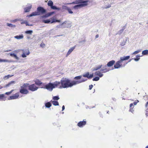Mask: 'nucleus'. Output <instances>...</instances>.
Listing matches in <instances>:
<instances>
[{"label": "nucleus", "instance_id": "obj_37", "mask_svg": "<svg viewBox=\"0 0 148 148\" xmlns=\"http://www.w3.org/2000/svg\"><path fill=\"white\" fill-rule=\"evenodd\" d=\"M7 25L8 26L15 27H16L15 25H13L11 23H7Z\"/></svg>", "mask_w": 148, "mask_h": 148}, {"label": "nucleus", "instance_id": "obj_46", "mask_svg": "<svg viewBox=\"0 0 148 148\" xmlns=\"http://www.w3.org/2000/svg\"><path fill=\"white\" fill-rule=\"evenodd\" d=\"M139 102V101L138 100H137L136 101L134 102L133 103V104H134V105H136L137 103Z\"/></svg>", "mask_w": 148, "mask_h": 148}, {"label": "nucleus", "instance_id": "obj_48", "mask_svg": "<svg viewBox=\"0 0 148 148\" xmlns=\"http://www.w3.org/2000/svg\"><path fill=\"white\" fill-rule=\"evenodd\" d=\"M93 86L92 85H90L89 86V89L91 90Z\"/></svg>", "mask_w": 148, "mask_h": 148}, {"label": "nucleus", "instance_id": "obj_59", "mask_svg": "<svg viewBox=\"0 0 148 148\" xmlns=\"http://www.w3.org/2000/svg\"><path fill=\"white\" fill-rule=\"evenodd\" d=\"M133 111V110H132V109L131 108H130V112H132V111Z\"/></svg>", "mask_w": 148, "mask_h": 148}, {"label": "nucleus", "instance_id": "obj_43", "mask_svg": "<svg viewBox=\"0 0 148 148\" xmlns=\"http://www.w3.org/2000/svg\"><path fill=\"white\" fill-rule=\"evenodd\" d=\"M67 10L69 13L72 14L73 13V12L71 11L70 9L68 8Z\"/></svg>", "mask_w": 148, "mask_h": 148}, {"label": "nucleus", "instance_id": "obj_17", "mask_svg": "<svg viewBox=\"0 0 148 148\" xmlns=\"http://www.w3.org/2000/svg\"><path fill=\"white\" fill-rule=\"evenodd\" d=\"M20 92L23 94H26L28 93V91L26 89H21L20 91Z\"/></svg>", "mask_w": 148, "mask_h": 148}, {"label": "nucleus", "instance_id": "obj_21", "mask_svg": "<svg viewBox=\"0 0 148 148\" xmlns=\"http://www.w3.org/2000/svg\"><path fill=\"white\" fill-rule=\"evenodd\" d=\"M15 83V82L14 81H12L10 82L8 84H6L5 87H8L11 85H12L14 84Z\"/></svg>", "mask_w": 148, "mask_h": 148}, {"label": "nucleus", "instance_id": "obj_29", "mask_svg": "<svg viewBox=\"0 0 148 148\" xmlns=\"http://www.w3.org/2000/svg\"><path fill=\"white\" fill-rule=\"evenodd\" d=\"M51 8L52 9H53V10H60V9H61L60 8H57L56 6H53V5L52 6Z\"/></svg>", "mask_w": 148, "mask_h": 148}, {"label": "nucleus", "instance_id": "obj_54", "mask_svg": "<svg viewBox=\"0 0 148 148\" xmlns=\"http://www.w3.org/2000/svg\"><path fill=\"white\" fill-rule=\"evenodd\" d=\"M46 15H47V17L50 16L49 13H47V14H46Z\"/></svg>", "mask_w": 148, "mask_h": 148}, {"label": "nucleus", "instance_id": "obj_62", "mask_svg": "<svg viewBox=\"0 0 148 148\" xmlns=\"http://www.w3.org/2000/svg\"><path fill=\"white\" fill-rule=\"evenodd\" d=\"M136 57L138 58V57H140V56L139 55H136Z\"/></svg>", "mask_w": 148, "mask_h": 148}, {"label": "nucleus", "instance_id": "obj_22", "mask_svg": "<svg viewBox=\"0 0 148 148\" xmlns=\"http://www.w3.org/2000/svg\"><path fill=\"white\" fill-rule=\"evenodd\" d=\"M28 84H25L21 86V89H26L27 87L28 86Z\"/></svg>", "mask_w": 148, "mask_h": 148}, {"label": "nucleus", "instance_id": "obj_50", "mask_svg": "<svg viewBox=\"0 0 148 148\" xmlns=\"http://www.w3.org/2000/svg\"><path fill=\"white\" fill-rule=\"evenodd\" d=\"M54 13V12H49L50 16L53 14Z\"/></svg>", "mask_w": 148, "mask_h": 148}, {"label": "nucleus", "instance_id": "obj_4", "mask_svg": "<svg viewBox=\"0 0 148 148\" xmlns=\"http://www.w3.org/2000/svg\"><path fill=\"white\" fill-rule=\"evenodd\" d=\"M103 68H104V67H103ZM103 71V73H105L106 72L109 71V70L107 69L106 68H105L102 69L100 71H96V72H95V75L96 76L97 75V76H99V77H101L103 76V75L102 74V73H101V71Z\"/></svg>", "mask_w": 148, "mask_h": 148}, {"label": "nucleus", "instance_id": "obj_16", "mask_svg": "<svg viewBox=\"0 0 148 148\" xmlns=\"http://www.w3.org/2000/svg\"><path fill=\"white\" fill-rule=\"evenodd\" d=\"M64 22H66V23L65 24H66V26H64V28H69L71 26V22L69 21L67 22L66 21H65Z\"/></svg>", "mask_w": 148, "mask_h": 148}, {"label": "nucleus", "instance_id": "obj_51", "mask_svg": "<svg viewBox=\"0 0 148 148\" xmlns=\"http://www.w3.org/2000/svg\"><path fill=\"white\" fill-rule=\"evenodd\" d=\"M140 59V58H135L134 59V60H135V61H138Z\"/></svg>", "mask_w": 148, "mask_h": 148}, {"label": "nucleus", "instance_id": "obj_12", "mask_svg": "<svg viewBox=\"0 0 148 148\" xmlns=\"http://www.w3.org/2000/svg\"><path fill=\"white\" fill-rule=\"evenodd\" d=\"M75 46L73 47H72L70 48L68 51L67 52V53L66 55V57H67L74 50V49L75 48Z\"/></svg>", "mask_w": 148, "mask_h": 148}, {"label": "nucleus", "instance_id": "obj_53", "mask_svg": "<svg viewBox=\"0 0 148 148\" xmlns=\"http://www.w3.org/2000/svg\"><path fill=\"white\" fill-rule=\"evenodd\" d=\"M26 21H23V22H21V24H24V23H25H25L26 22Z\"/></svg>", "mask_w": 148, "mask_h": 148}, {"label": "nucleus", "instance_id": "obj_42", "mask_svg": "<svg viewBox=\"0 0 148 148\" xmlns=\"http://www.w3.org/2000/svg\"><path fill=\"white\" fill-rule=\"evenodd\" d=\"M52 20V21H51V23H53L56 22V20L54 18H51Z\"/></svg>", "mask_w": 148, "mask_h": 148}, {"label": "nucleus", "instance_id": "obj_23", "mask_svg": "<svg viewBox=\"0 0 148 148\" xmlns=\"http://www.w3.org/2000/svg\"><path fill=\"white\" fill-rule=\"evenodd\" d=\"M11 61L7 59H0V62H10Z\"/></svg>", "mask_w": 148, "mask_h": 148}, {"label": "nucleus", "instance_id": "obj_44", "mask_svg": "<svg viewBox=\"0 0 148 148\" xmlns=\"http://www.w3.org/2000/svg\"><path fill=\"white\" fill-rule=\"evenodd\" d=\"M47 15L46 14L44 15H43L42 16H41V17H40V18H47Z\"/></svg>", "mask_w": 148, "mask_h": 148}, {"label": "nucleus", "instance_id": "obj_13", "mask_svg": "<svg viewBox=\"0 0 148 148\" xmlns=\"http://www.w3.org/2000/svg\"><path fill=\"white\" fill-rule=\"evenodd\" d=\"M128 39V38H125V40H123L120 42V45L121 46H123L125 45Z\"/></svg>", "mask_w": 148, "mask_h": 148}, {"label": "nucleus", "instance_id": "obj_52", "mask_svg": "<svg viewBox=\"0 0 148 148\" xmlns=\"http://www.w3.org/2000/svg\"><path fill=\"white\" fill-rule=\"evenodd\" d=\"M25 24L26 26H29V24L28 23V22H27V21L25 23Z\"/></svg>", "mask_w": 148, "mask_h": 148}, {"label": "nucleus", "instance_id": "obj_20", "mask_svg": "<svg viewBox=\"0 0 148 148\" xmlns=\"http://www.w3.org/2000/svg\"><path fill=\"white\" fill-rule=\"evenodd\" d=\"M14 38L17 39H23V36L22 34L20 35L15 36H14Z\"/></svg>", "mask_w": 148, "mask_h": 148}, {"label": "nucleus", "instance_id": "obj_30", "mask_svg": "<svg viewBox=\"0 0 148 148\" xmlns=\"http://www.w3.org/2000/svg\"><path fill=\"white\" fill-rule=\"evenodd\" d=\"M45 106L46 107L49 108L51 106V104L49 102H48L45 103Z\"/></svg>", "mask_w": 148, "mask_h": 148}, {"label": "nucleus", "instance_id": "obj_45", "mask_svg": "<svg viewBox=\"0 0 148 148\" xmlns=\"http://www.w3.org/2000/svg\"><path fill=\"white\" fill-rule=\"evenodd\" d=\"M22 51V49H18L14 51V52H15L16 53H18L20 51Z\"/></svg>", "mask_w": 148, "mask_h": 148}, {"label": "nucleus", "instance_id": "obj_31", "mask_svg": "<svg viewBox=\"0 0 148 148\" xmlns=\"http://www.w3.org/2000/svg\"><path fill=\"white\" fill-rule=\"evenodd\" d=\"M47 4L49 6H50L51 7L53 5V3L50 0L49 1Z\"/></svg>", "mask_w": 148, "mask_h": 148}, {"label": "nucleus", "instance_id": "obj_41", "mask_svg": "<svg viewBox=\"0 0 148 148\" xmlns=\"http://www.w3.org/2000/svg\"><path fill=\"white\" fill-rule=\"evenodd\" d=\"M140 50H138L137 51H136L133 53V54H136L140 52Z\"/></svg>", "mask_w": 148, "mask_h": 148}, {"label": "nucleus", "instance_id": "obj_63", "mask_svg": "<svg viewBox=\"0 0 148 148\" xmlns=\"http://www.w3.org/2000/svg\"><path fill=\"white\" fill-rule=\"evenodd\" d=\"M33 25L32 24H30L29 25V26H33Z\"/></svg>", "mask_w": 148, "mask_h": 148}, {"label": "nucleus", "instance_id": "obj_11", "mask_svg": "<svg viewBox=\"0 0 148 148\" xmlns=\"http://www.w3.org/2000/svg\"><path fill=\"white\" fill-rule=\"evenodd\" d=\"M32 7V5L30 4H28L27 6L24 8V11L25 12H28L30 11Z\"/></svg>", "mask_w": 148, "mask_h": 148}, {"label": "nucleus", "instance_id": "obj_25", "mask_svg": "<svg viewBox=\"0 0 148 148\" xmlns=\"http://www.w3.org/2000/svg\"><path fill=\"white\" fill-rule=\"evenodd\" d=\"M6 98L5 97V95L3 94L0 95V99L5 101Z\"/></svg>", "mask_w": 148, "mask_h": 148}, {"label": "nucleus", "instance_id": "obj_5", "mask_svg": "<svg viewBox=\"0 0 148 148\" xmlns=\"http://www.w3.org/2000/svg\"><path fill=\"white\" fill-rule=\"evenodd\" d=\"M88 2V1H84V3H80V4L74 6L73 8L75 9H78V8L85 7L87 5Z\"/></svg>", "mask_w": 148, "mask_h": 148}, {"label": "nucleus", "instance_id": "obj_15", "mask_svg": "<svg viewBox=\"0 0 148 148\" xmlns=\"http://www.w3.org/2000/svg\"><path fill=\"white\" fill-rule=\"evenodd\" d=\"M86 124L85 121H82L79 122L78 123V126L80 127H82L83 125H85Z\"/></svg>", "mask_w": 148, "mask_h": 148}, {"label": "nucleus", "instance_id": "obj_10", "mask_svg": "<svg viewBox=\"0 0 148 148\" xmlns=\"http://www.w3.org/2000/svg\"><path fill=\"white\" fill-rule=\"evenodd\" d=\"M19 95L18 94L16 93L14 95H13L10 96L8 100H12L15 99L19 97Z\"/></svg>", "mask_w": 148, "mask_h": 148}, {"label": "nucleus", "instance_id": "obj_61", "mask_svg": "<svg viewBox=\"0 0 148 148\" xmlns=\"http://www.w3.org/2000/svg\"><path fill=\"white\" fill-rule=\"evenodd\" d=\"M11 51V50H9L5 51V52H8L9 51Z\"/></svg>", "mask_w": 148, "mask_h": 148}, {"label": "nucleus", "instance_id": "obj_58", "mask_svg": "<svg viewBox=\"0 0 148 148\" xmlns=\"http://www.w3.org/2000/svg\"><path fill=\"white\" fill-rule=\"evenodd\" d=\"M18 21V20L17 19H15V20H14L13 21L14 22H16V21Z\"/></svg>", "mask_w": 148, "mask_h": 148}, {"label": "nucleus", "instance_id": "obj_60", "mask_svg": "<svg viewBox=\"0 0 148 148\" xmlns=\"http://www.w3.org/2000/svg\"><path fill=\"white\" fill-rule=\"evenodd\" d=\"M56 22H60V20H56Z\"/></svg>", "mask_w": 148, "mask_h": 148}, {"label": "nucleus", "instance_id": "obj_36", "mask_svg": "<svg viewBox=\"0 0 148 148\" xmlns=\"http://www.w3.org/2000/svg\"><path fill=\"white\" fill-rule=\"evenodd\" d=\"M142 54L143 55H147L148 54V50H144L142 51Z\"/></svg>", "mask_w": 148, "mask_h": 148}, {"label": "nucleus", "instance_id": "obj_64", "mask_svg": "<svg viewBox=\"0 0 148 148\" xmlns=\"http://www.w3.org/2000/svg\"><path fill=\"white\" fill-rule=\"evenodd\" d=\"M13 91V90H12L10 91V92H11V93L12 92V91Z\"/></svg>", "mask_w": 148, "mask_h": 148}, {"label": "nucleus", "instance_id": "obj_3", "mask_svg": "<svg viewBox=\"0 0 148 148\" xmlns=\"http://www.w3.org/2000/svg\"><path fill=\"white\" fill-rule=\"evenodd\" d=\"M60 84V82L58 81H56L53 84L49 83L45 85V88L49 91H51L53 88L59 86V84Z\"/></svg>", "mask_w": 148, "mask_h": 148}, {"label": "nucleus", "instance_id": "obj_40", "mask_svg": "<svg viewBox=\"0 0 148 148\" xmlns=\"http://www.w3.org/2000/svg\"><path fill=\"white\" fill-rule=\"evenodd\" d=\"M124 29H122L120 30H119L118 32V34L119 35H120L121 34L123 31H124Z\"/></svg>", "mask_w": 148, "mask_h": 148}, {"label": "nucleus", "instance_id": "obj_18", "mask_svg": "<svg viewBox=\"0 0 148 148\" xmlns=\"http://www.w3.org/2000/svg\"><path fill=\"white\" fill-rule=\"evenodd\" d=\"M115 62L114 60H111L107 64V66L108 67L112 66L114 63Z\"/></svg>", "mask_w": 148, "mask_h": 148}, {"label": "nucleus", "instance_id": "obj_27", "mask_svg": "<svg viewBox=\"0 0 148 148\" xmlns=\"http://www.w3.org/2000/svg\"><path fill=\"white\" fill-rule=\"evenodd\" d=\"M13 75H6V76H5L3 77V79L4 80H6V79H9V78L11 77H12V76H13Z\"/></svg>", "mask_w": 148, "mask_h": 148}, {"label": "nucleus", "instance_id": "obj_32", "mask_svg": "<svg viewBox=\"0 0 148 148\" xmlns=\"http://www.w3.org/2000/svg\"><path fill=\"white\" fill-rule=\"evenodd\" d=\"M82 77V76H81V75L78 76H76V77H75L74 78L75 79H77V80L79 79H81L80 80L82 79H84L83 78H81ZM86 79L87 80V79Z\"/></svg>", "mask_w": 148, "mask_h": 148}, {"label": "nucleus", "instance_id": "obj_57", "mask_svg": "<svg viewBox=\"0 0 148 148\" xmlns=\"http://www.w3.org/2000/svg\"><path fill=\"white\" fill-rule=\"evenodd\" d=\"M133 106V104L132 103L130 104V107H132Z\"/></svg>", "mask_w": 148, "mask_h": 148}, {"label": "nucleus", "instance_id": "obj_1", "mask_svg": "<svg viewBox=\"0 0 148 148\" xmlns=\"http://www.w3.org/2000/svg\"><path fill=\"white\" fill-rule=\"evenodd\" d=\"M87 80L86 79H82L80 80L73 81L71 82L70 80L66 78H63L61 80L60 84L61 85L60 86L59 88H62L71 87L73 85L84 82Z\"/></svg>", "mask_w": 148, "mask_h": 148}, {"label": "nucleus", "instance_id": "obj_33", "mask_svg": "<svg viewBox=\"0 0 148 148\" xmlns=\"http://www.w3.org/2000/svg\"><path fill=\"white\" fill-rule=\"evenodd\" d=\"M35 83L37 85H40L42 83L39 80L37 79L35 81Z\"/></svg>", "mask_w": 148, "mask_h": 148}, {"label": "nucleus", "instance_id": "obj_56", "mask_svg": "<svg viewBox=\"0 0 148 148\" xmlns=\"http://www.w3.org/2000/svg\"><path fill=\"white\" fill-rule=\"evenodd\" d=\"M65 109V107L64 106H63L62 107V110H64Z\"/></svg>", "mask_w": 148, "mask_h": 148}, {"label": "nucleus", "instance_id": "obj_2", "mask_svg": "<svg viewBox=\"0 0 148 148\" xmlns=\"http://www.w3.org/2000/svg\"><path fill=\"white\" fill-rule=\"evenodd\" d=\"M37 11L32 12L31 14L27 16L29 17L33 16L39 15L41 14H45L46 12V10L43 8L41 7H38L37 9Z\"/></svg>", "mask_w": 148, "mask_h": 148}, {"label": "nucleus", "instance_id": "obj_7", "mask_svg": "<svg viewBox=\"0 0 148 148\" xmlns=\"http://www.w3.org/2000/svg\"><path fill=\"white\" fill-rule=\"evenodd\" d=\"M130 58V56H124L123 57H121L120 58V60L117 62L120 64H122L121 63L124 60H128Z\"/></svg>", "mask_w": 148, "mask_h": 148}, {"label": "nucleus", "instance_id": "obj_49", "mask_svg": "<svg viewBox=\"0 0 148 148\" xmlns=\"http://www.w3.org/2000/svg\"><path fill=\"white\" fill-rule=\"evenodd\" d=\"M10 94H11V92H6L5 93V94L7 95H10Z\"/></svg>", "mask_w": 148, "mask_h": 148}, {"label": "nucleus", "instance_id": "obj_14", "mask_svg": "<svg viewBox=\"0 0 148 148\" xmlns=\"http://www.w3.org/2000/svg\"><path fill=\"white\" fill-rule=\"evenodd\" d=\"M66 23V22H64L63 23H62L61 24L57 25L56 27V29H57L59 28H64V27L63 26V25H64V24Z\"/></svg>", "mask_w": 148, "mask_h": 148}, {"label": "nucleus", "instance_id": "obj_24", "mask_svg": "<svg viewBox=\"0 0 148 148\" xmlns=\"http://www.w3.org/2000/svg\"><path fill=\"white\" fill-rule=\"evenodd\" d=\"M102 66V65H99L97 66L95 68H94L93 69V71H95L97 70H98V69H100L101 68Z\"/></svg>", "mask_w": 148, "mask_h": 148}, {"label": "nucleus", "instance_id": "obj_38", "mask_svg": "<svg viewBox=\"0 0 148 148\" xmlns=\"http://www.w3.org/2000/svg\"><path fill=\"white\" fill-rule=\"evenodd\" d=\"M99 79V78L98 77H96L93 79V81H97Z\"/></svg>", "mask_w": 148, "mask_h": 148}, {"label": "nucleus", "instance_id": "obj_19", "mask_svg": "<svg viewBox=\"0 0 148 148\" xmlns=\"http://www.w3.org/2000/svg\"><path fill=\"white\" fill-rule=\"evenodd\" d=\"M114 67L115 69H118L122 67V64H120L117 62L116 64L114 65Z\"/></svg>", "mask_w": 148, "mask_h": 148}, {"label": "nucleus", "instance_id": "obj_8", "mask_svg": "<svg viewBox=\"0 0 148 148\" xmlns=\"http://www.w3.org/2000/svg\"><path fill=\"white\" fill-rule=\"evenodd\" d=\"M29 89L32 91H34L37 90L38 88L34 84L29 85Z\"/></svg>", "mask_w": 148, "mask_h": 148}, {"label": "nucleus", "instance_id": "obj_55", "mask_svg": "<svg viewBox=\"0 0 148 148\" xmlns=\"http://www.w3.org/2000/svg\"><path fill=\"white\" fill-rule=\"evenodd\" d=\"M99 37V35L98 34H97V35H96L95 37L96 38H98Z\"/></svg>", "mask_w": 148, "mask_h": 148}, {"label": "nucleus", "instance_id": "obj_34", "mask_svg": "<svg viewBox=\"0 0 148 148\" xmlns=\"http://www.w3.org/2000/svg\"><path fill=\"white\" fill-rule=\"evenodd\" d=\"M42 22L45 23H51V21L49 19L46 20H43L42 21Z\"/></svg>", "mask_w": 148, "mask_h": 148}, {"label": "nucleus", "instance_id": "obj_35", "mask_svg": "<svg viewBox=\"0 0 148 148\" xmlns=\"http://www.w3.org/2000/svg\"><path fill=\"white\" fill-rule=\"evenodd\" d=\"M32 30H28L25 32V33L26 34H29V35H31L33 33Z\"/></svg>", "mask_w": 148, "mask_h": 148}, {"label": "nucleus", "instance_id": "obj_39", "mask_svg": "<svg viewBox=\"0 0 148 148\" xmlns=\"http://www.w3.org/2000/svg\"><path fill=\"white\" fill-rule=\"evenodd\" d=\"M53 99L55 100H57L59 99L60 98L57 96H54L53 97Z\"/></svg>", "mask_w": 148, "mask_h": 148}, {"label": "nucleus", "instance_id": "obj_47", "mask_svg": "<svg viewBox=\"0 0 148 148\" xmlns=\"http://www.w3.org/2000/svg\"><path fill=\"white\" fill-rule=\"evenodd\" d=\"M85 41H86L85 40H83L79 41V43H82L83 42H84Z\"/></svg>", "mask_w": 148, "mask_h": 148}, {"label": "nucleus", "instance_id": "obj_9", "mask_svg": "<svg viewBox=\"0 0 148 148\" xmlns=\"http://www.w3.org/2000/svg\"><path fill=\"white\" fill-rule=\"evenodd\" d=\"M93 75L92 74L89 75V72H87L86 74L83 75V76L84 77H86L88 79H90L92 78L93 77Z\"/></svg>", "mask_w": 148, "mask_h": 148}, {"label": "nucleus", "instance_id": "obj_6", "mask_svg": "<svg viewBox=\"0 0 148 148\" xmlns=\"http://www.w3.org/2000/svg\"><path fill=\"white\" fill-rule=\"evenodd\" d=\"M22 51H23V53L21 55V56L23 58H26L27 56L29 55L30 54V52L29 50H23L22 49Z\"/></svg>", "mask_w": 148, "mask_h": 148}, {"label": "nucleus", "instance_id": "obj_26", "mask_svg": "<svg viewBox=\"0 0 148 148\" xmlns=\"http://www.w3.org/2000/svg\"><path fill=\"white\" fill-rule=\"evenodd\" d=\"M10 55L12 57H14L15 59L17 60L19 59L18 57L14 53H10Z\"/></svg>", "mask_w": 148, "mask_h": 148}, {"label": "nucleus", "instance_id": "obj_28", "mask_svg": "<svg viewBox=\"0 0 148 148\" xmlns=\"http://www.w3.org/2000/svg\"><path fill=\"white\" fill-rule=\"evenodd\" d=\"M53 104L54 106H58L59 105L58 102L56 101H51Z\"/></svg>", "mask_w": 148, "mask_h": 148}]
</instances>
